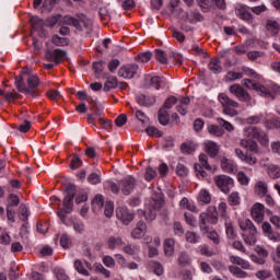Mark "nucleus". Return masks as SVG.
<instances>
[{
	"instance_id": "nucleus-8",
	"label": "nucleus",
	"mask_w": 280,
	"mask_h": 280,
	"mask_svg": "<svg viewBox=\"0 0 280 280\" xmlns=\"http://www.w3.org/2000/svg\"><path fill=\"white\" fill-rule=\"evenodd\" d=\"M148 233V224L143 221H139L136 225V228L131 231V237L133 240H141V237L144 238V244H150L152 242V237L145 236Z\"/></svg>"
},
{
	"instance_id": "nucleus-58",
	"label": "nucleus",
	"mask_w": 280,
	"mask_h": 280,
	"mask_svg": "<svg viewBox=\"0 0 280 280\" xmlns=\"http://www.w3.org/2000/svg\"><path fill=\"white\" fill-rule=\"evenodd\" d=\"M208 132L210 135H214V137H222V135H224V131L222 130V128H220L215 125H210L208 127Z\"/></svg>"
},
{
	"instance_id": "nucleus-4",
	"label": "nucleus",
	"mask_w": 280,
	"mask_h": 280,
	"mask_svg": "<svg viewBox=\"0 0 280 280\" xmlns=\"http://www.w3.org/2000/svg\"><path fill=\"white\" fill-rule=\"evenodd\" d=\"M218 100L223 108V115H228L229 117H237V115H240L237 110L240 104L233 98H230L226 93H220Z\"/></svg>"
},
{
	"instance_id": "nucleus-18",
	"label": "nucleus",
	"mask_w": 280,
	"mask_h": 280,
	"mask_svg": "<svg viewBox=\"0 0 280 280\" xmlns=\"http://www.w3.org/2000/svg\"><path fill=\"white\" fill-rule=\"evenodd\" d=\"M136 101L140 106L150 107L156 104V96L140 94L136 97Z\"/></svg>"
},
{
	"instance_id": "nucleus-17",
	"label": "nucleus",
	"mask_w": 280,
	"mask_h": 280,
	"mask_svg": "<svg viewBox=\"0 0 280 280\" xmlns=\"http://www.w3.org/2000/svg\"><path fill=\"white\" fill-rule=\"evenodd\" d=\"M266 215L264 203L256 202L252 207V218L254 221H256L258 224H261L264 222V218Z\"/></svg>"
},
{
	"instance_id": "nucleus-47",
	"label": "nucleus",
	"mask_w": 280,
	"mask_h": 280,
	"mask_svg": "<svg viewBox=\"0 0 280 280\" xmlns=\"http://www.w3.org/2000/svg\"><path fill=\"white\" fill-rule=\"evenodd\" d=\"M122 250H124V253H126V255H137V253H139L140 248L138 245L128 244L122 247Z\"/></svg>"
},
{
	"instance_id": "nucleus-43",
	"label": "nucleus",
	"mask_w": 280,
	"mask_h": 280,
	"mask_svg": "<svg viewBox=\"0 0 280 280\" xmlns=\"http://www.w3.org/2000/svg\"><path fill=\"white\" fill-rule=\"evenodd\" d=\"M137 62H150V60H152V52L151 51H145V52H141L136 57Z\"/></svg>"
},
{
	"instance_id": "nucleus-6",
	"label": "nucleus",
	"mask_w": 280,
	"mask_h": 280,
	"mask_svg": "<svg viewBox=\"0 0 280 280\" xmlns=\"http://www.w3.org/2000/svg\"><path fill=\"white\" fill-rule=\"evenodd\" d=\"M45 58L46 60H48V62H54L45 65V69L49 70L54 69V67H58V65L62 62L65 58H67V52L60 48H57L55 50L48 49L46 50Z\"/></svg>"
},
{
	"instance_id": "nucleus-34",
	"label": "nucleus",
	"mask_w": 280,
	"mask_h": 280,
	"mask_svg": "<svg viewBox=\"0 0 280 280\" xmlns=\"http://www.w3.org/2000/svg\"><path fill=\"white\" fill-rule=\"evenodd\" d=\"M186 16L189 23H200V21H203L202 14L197 11H188Z\"/></svg>"
},
{
	"instance_id": "nucleus-51",
	"label": "nucleus",
	"mask_w": 280,
	"mask_h": 280,
	"mask_svg": "<svg viewBox=\"0 0 280 280\" xmlns=\"http://www.w3.org/2000/svg\"><path fill=\"white\" fill-rule=\"evenodd\" d=\"M229 270L232 275H234V277H238L240 279H244V277H246V271L236 266H230Z\"/></svg>"
},
{
	"instance_id": "nucleus-20",
	"label": "nucleus",
	"mask_w": 280,
	"mask_h": 280,
	"mask_svg": "<svg viewBox=\"0 0 280 280\" xmlns=\"http://www.w3.org/2000/svg\"><path fill=\"white\" fill-rule=\"evenodd\" d=\"M221 167L228 174H237V164L226 158L221 159Z\"/></svg>"
},
{
	"instance_id": "nucleus-3",
	"label": "nucleus",
	"mask_w": 280,
	"mask_h": 280,
	"mask_svg": "<svg viewBox=\"0 0 280 280\" xmlns=\"http://www.w3.org/2000/svg\"><path fill=\"white\" fill-rule=\"evenodd\" d=\"M164 203L163 194L155 192L147 202L148 211L139 210L138 213L139 215H143L149 222H152V220H156V213L161 211Z\"/></svg>"
},
{
	"instance_id": "nucleus-64",
	"label": "nucleus",
	"mask_w": 280,
	"mask_h": 280,
	"mask_svg": "<svg viewBox=\"0 0 280 280\" xmlns=\"http://www.w3.org/2000/svg\"><path fill=\"white\" fill-rule=\"evenodd\" d=\"M55 276L58 280H69V276L65 271V269L56 268Z\"/></svg>"
},
{
	"instance_id": "nucleus-21",
	"label": "nucleus",
	"mask_w": 280,
	"mask_h": 280,
	"mask_svg": "<svg viewBox=\"0 0 280 280\" xmlns=\"http://www.w3.org/2000/svg\"><path fill=\"white\" fill-rule=\"evenodd\" d=\"M205 147L207 154L211 156V159H214V156L220 152V144H218V142L206 140Z\"/></svg>"
},
{
	"instance_id": "nucleus-59",
	"label": "nucleus",
	"mask_w": 280,
	"mask_h": 280,
	"mask_svg": "<svg viewBox=\"0 0 280 280\" xmlns=\"http://www.w3.org/2000/svg\"><path fill=\"white\" fill-rule=\"evenodd\" d=\"M155 58L159 62H161V65H167V56L165 55V51L156 49Z\"/></svg>"
},
{
	"instance_id": "nucleus-12",
	"label": "nucleus",
	"mask_w": 280,
	"mask_h": 280,
	"mask_svg": "<svg viewBox=\"0 0 280 280\" xmlns=\"http://www.w3.org/2000/svg\"><path fill=\"white\" fill-rule=\"evenodd\" d=\"M214 183L223 194H229L231 187H233L234 180L226 175H219L214 178Z\"/></svg>"
},
{
	"instance_id": "nucleus-48",
	"label": "nucleus",
	"mask_w": 280,
	"mask_h": 280,
	"mask_svg": "<svg viewBox=\"0 0 280 280\" xmlns=\"http://www.w3.org/2000/svg\"><path fill=\"white\" fill-rule=\"evenodd\" d=\"M151 268H153V272L158 277H162V275L165 272V269H163V265L159 261L151 262Z\"/></svg>"
},
{
	"instance_id": "nucleus-5",
	"label": "nucleus",
	"mask_w": 280,
	"mask_h": 280,
	"mask_svg": "<svg viewBox=\"0 0 280 280\" xmlns=\"http://www.w3.org/2000/svg\"><path fill=\"white\" fill-rule=\"evenodd\" d=\"M75 185L71 184L68 187L67 195L63 199V208L58 212V217L62 222L67 218V213L73 211V199L75 198Z\"/></svg>"
},
{
	"instance_id": "nucleus-38",
	"label": "nucleus",
	"mask_w": 280,
	"mask_h": 280,
	"mask_svg": "<svg viewBox=\"0 0 280 280\" xmlns=\"http://www.w3.org/2000/svg\"><path fill=\"white\" fill-rule=\"evenodd\" d=\"M267 174L270 178H280V166L270 164L267 166Z\"/></svg>"
},
{
	"instance_id": "nucleus-13",
	"label": "nucleus",
	"mask_w": 280,
	"mask_h": 280,
	"mask_svg": "<svg viewBox=\"0 0 280 280\" xmlns=\"http://www.w3.org/2000/svg\"><path fill=\"white\" fill-rule=\"evenodd\" d=\"M116 218L121 221L125 226H128V224L135 220V213L126 207H119L116 209Z\"/></svg>"
},
{
	"instance_id": "nucleus-55",
	"label": "nucleus",
	"mask_w": 280,
	"mask_h": 280,
	"mask_svg": "<svg viewBox=\"0 0 280 280\" xmlns=\"http://www.w3.org/2000/svg\"><path fill=\"white\" fill-rule=\"evenodd\" d=\"M102 261L106 268H115L116 266L115 258L110 255L103 256Z\"/></svg>"
},
{
	"instance_id": "nucleus-60",
	"label": "nucleus",
	"mask_w": 280,
	"mask_h": 280,
	"mask_svg": "<svg viewBox=\"0 0 280 280\" xmlns=\"http://www.w3.org/2000/svg\"><path fill=\"white\" fill-rule=\"evenodd\" d=\"M176 174L177 176L185 177L187 174H189V170H187V166L183 163H178L176 166Z\"/></svg>"
},
{
	"instance_id": "nucleus-52",
	"label": "nucleus",
	"mask_w": 280,
	"mask_h": 280,
	"mask_svg": "<svg viewBox=\"0 0 280 280\" xmlns=\"http://www.w3.org/2000/svg\"><path fill=\"white\" fill-rule=\"evenodd\" d=\"M159 121L162 126H167L170 124V116L165 109H160L159 112Z\"/></svg>"
},
{
	"instance_id": "nucleus-11",
	"label": "nucleus",
	"mask_w": 280,
	"mask_h": 280,
	"mask_svg": "<svg viewBox=\"0 0 280 280\" xmlns=\"http://www.w3.org/2000/svg\"><path fill=\"white\" fill-rule=\"evenodd\" d=\"M229 91L231 95H234V97H237L240 102H250L253 97H250V94L244 90V88L237 83L231 85L229 88Z\"/></svg>"
},
{
	"instance_id": "nucleus-42",
	"label": "nucleus",
	"mask_w": 280,
	"mask_h": 280,
	"mask_svg": "<svg viewBox=\"0 0 280 280\" xmlns=\"http://www.w3.org/2000/svg\"><path fill=\"white\" fill-rule=\"evenodd\" d=\"M178 3L179 0H171L170 2V12L173 14V16H180V12H183V10L178 9Z\"/></svg>"
},
{
	"instance_id": "nucleus-23",
	"label": "nucleus",
	"mask_w": 280,
	"mask_h": 280,
	"mask_svg": "<svg viewBox=\"0 0 280 280\" xmlns=\"http://www.w3.org/2000/svg\"><path fill=\"white\" fill-rule=\"evenodd\" d=\"M176 242H174L173 238H166L164 241V255L165 257H174V246H175Z\"/></svg>"
},
{
	"instance_id": "nucleus-57",
	"label": "nucleus",
	"mask_w": 280,
	"mask_h": 280,
	"mask_svg": "<svg viewBox=\"0 0 280 280\" xmlns=\"http://www.w3.org/2000/svg\"><path fill=\"white\" fill-rule=\"evenodd\" d=\"M256 139L259 141L260 145H264L265 148H267L268 143H270L268 136L264 131H258Z\"/></svg>"
},
{
	"instance_id": "nucleus-9",
	"label": "nucleus",
	"mask_w": 280,
	"mask_h": 280,
	"mask_svg": "<svg viewBox=\"0 0 280 280\" xmlns=\"http://www.w3.org/2000/svg\"><path fill=\"white\" fill-rule=\"evenodd\" d=\"M63 23L66 25H73V27H75V30H78L79 32H82L84 28L89 30V27H91L92 25V22L89 19L78 20L71 15L65 16Z\"/></svg>"
},
{
	"instance_id": "nucleus-35",
	"label": "nucleus",
	"mask_w": 280,
	"mask_h": 280,
	"mask_svg": "<svg viewBox=\"0 0 280 280\" xmlns=\"http://www.w3.org/2000/svg\"><path fill=\"white\" fill-rule=\"evenodd\" d=\"M266 27H267V31H269L272 36H277V34H279L280 32V25L278 24L277 21H272V20L267 21Z\"/></svg>"
},
{
	"instance_id": "nucleus-22",
	"label": "nucleus",
	"mask_w": 280,
	"mask_h": 280,
	"mask_svg": "<svg viewBox=\"0 0 280 280\" xmlns=\"http://www.w3.org/2000/svg\"><path fill=\"white\" fill-rule=\"evenodd\" d=\"M240 145H241V148H244L245 150H248L249 152H254L255 154H257V152H259V145L257 144V142H255L253 140H248V138L241 139Z\"/></svg>"
},
{
	"instance_id": "nucleus-25",
	"label": "nucleus",
	"mask_w": 280,
	"mask_h": 280,
	"mask_svg": "<svg viewBox=\"0 0 280 280\" xmlns=\"http://www.w3.org/2000/svg\"><path fill=\"white\" fill-rule=\"evenodd\" d=\"M197 200L199 205H209V202H211V192L202 188L197 196Z\"/></svg>"
},
{
	"instance_id": "nucleus-31",
	"label": "nucleus",
	"mask_w": 280,
	"mask_h": 280,
	"mask_svg": "<svg viewBox=\"0 0 280 280\" xmlns=\"http://www.w3.org/2000/svg\"><path fill=\"white\" fill-rule=\"evenodd\" d=\"M242 231H247V233H257V228L250 221V219H246L245 221L241 222L240 224Z\"/></svg>"
},
{
	"instance_id": "nucleus-56",
	"label": "nucleus",
	"mask_w": 280,
	"mask_h": 280,
	"mask_svg": "<svg viewBox=\"0 0 280 280\" xmlns=\"http://www.w3.org/2000/svg\"><path fill=\"white\" fill-rule=\"evenodd\" d=\"M179 205L182 209H187L188 211H196V206L187 198H183Z\"/></svg>"
},
{
	"instance_id": "nucleus-49",
	"label": "nucleus",
	"mask_w": 280,
	"mask_h": 280,
	"mask_svg": "<svg viewBox=\"0 0 280 280\" xmlns=\"http://www.w3.org/2000/svg\"><path fill=\"white\" fill-rule=\"evenodd\" d=\"M117 88V78L109 77L107 78L105 84H104V91H110V89Z\"/></svg>"
},
{
	"instance_id": "nucleus-40",
	"label": "nucleus",
	"mask_w": 280,
	"mask_h": 280,
	"mask_svg": "<svg viewBox=\"0 0 280 280\" xmlns=\"http://www.w3.org/2000/svg\"><path fill=\"white\" fill-rule=\"evenodd\" d=\"M180 150L183 154H194L196 152V144L194 142H185L182 144Z\"/></svg>"
},
{
	"instance_id": "nucleus-41",
	"label": "nucleus",
	"mask_w": 280,
	"mask_h": 280,
	"mask_svg": "<svg viewBox=\"0 0 280 280\" xmlns=\"http://www.w3.org/2000/svg\"><path fill=\"white\" fill-rule=\"evenodd\" d=\"M242 78H244V75L241 72L229 71L225 74L224 80L225 82H235V80H242Z\"/></svg>"
},
{
	"instance_id": "nucleus-36",
	"label": "nucleus",
	"mask_w": 280,
	"mask_h": 280,
	"mask_svg": "<svg viewBox=\"0 0 280 280\" xmlns=\"http://www.w3.org/2000/svg\"><path fill=\"white\" fill-rule=\"evenodd\" d=\"M255 192L260 198H264V196H266V194H268V185H266V183H264V182H257V184L255 186Z\"/></svg>"
},
{
	"instance_id": "nucleus-37",
	"label": "nucleus",
	"mask_w": 280,
	"mask_h": 280,
	"mask_svg": "<svg viewBox=\"0 0 280 280\" xmlns=\"http://www.w3.org/2000/svg\"><path fill=\"white\" fill-rule=\"evenodd\" d=\"M245 244L248 246H255L257 244V233L247 232L243 235Z\"/></svg>"
},
{
	"instance_id": "nucleus-15",
	"label": "nucleus",
	"mask_w": 280,
	"mask_h": 280,
	"mask_svg": "<svg viewBox=\"0 0 280 280\" xmlns=\"http://www.w3.org/2000/svg\"><path fill=\"white\" fill-rule=\"evenodd\" d=\"M235 14L241 19V21H246V23H253V13L250 9L245 4H237L235 7Z\"/></svg>"
},
{
	"instance_id": "nucleus-44",
	"label": "nucleus",
	"mask_w": 280,
	"mask_h": 280,
	"mask_svg": "<svg viewBox=\"0 0 280 280\" xmlns=\"http://www.w3.org/2000/svg\"><path fill=\"white\" fill-rule=\"evenodd\" d=\"M261 121L266 122V116L264 114L252 116L246 119V124H249V125L261 124Z\"/></svg>"
},
{
	"instance_id": "nucleus-29",
	"label": "nucleus",
	"mask_w": 280,
	"mask_h": 280,
	"mask_svg": "<svg viewBox=\"0 0 280 280\" xmlns=\"http://www.w3.org/2000/svg\"><path fill=\"white\" fill-rule=\"evenodd\" d=\"M31 25L35 32H43V27H45V22L38 16H32Z\"/></svg>"
},
{
	"instance_id": "nucleus-50",
	"label": "nucleus",
	"mask_w": 280,
	"mask_h": 280,
	"mask_svg": "<svg viewBox=\"0 0 280 280\" xmlns=\"http://www.w3.org/2000/svg\"><path fill=\"white\" fill-rule=\"evenodd\" d=\"M52 44L57 47H65L66 45H69V42L65 37H60L58 35L52 36Z\"/></svg>"
},
{
	"instance_id": "nucleus-45",
	"label": "nucleus",
	"mask_w": 280,
	"mask_h": 280,
	"mask_svg": "<svg viewBox=\"0 0 280 280\" xmlns=\"http://www.w3.org/2000/svg\"><path fill=\"white\" fill-rule=\"evenodd\" d=\"M186 242L189 244H198L200 242V235L196 234L195 232H186Z\"/></svg>"
},
{
	"instance_id": "nucleus-16",
	"label": "nucleus",
	"mask_w": 280,
	"mask_h": 280,
	"mask_svg": "<svg viewBox=\"0 0 280 280\" xmlns=\"http://www.w3.org/2000/svg\"><path fill=\"white\" fill-rule=\"evenodd\" d=\"M137 185V180L132 176H127L122 180H120V189L124 196H130L135 190Z\"/></svg>"
},
{
	"instance_id": "nucleus-46",
	"label": "nucleus",
	"mask_w": 280,
	"mask_h": 280,
	"mask_svg": "<svg viewBox=\"0 0 280 280\" xmlns=\"http://www.w3.org/2000/svg\"><path fill=\"white\" fill-rule=\"evenodd\" d=\"M74 268L79 275H83L84 277H89V270L84 268V264H82V260H75L74 261Z\"/></svg>"
},
{
	"instance_id": "nucleus-54",
	"label": "nucleus",
	"mask_w": 280,
	"mask_h": 280,
	"mask_svg": "<svg viewBox=\"0 0 280 280\" xmlns=\"http://www.w3.org/2000/svg\"><path fill=\"white\" fill-rule=\"evenodd\" d=\"M104 213L106 218H113V213H115V205L113 201H106Z\"/></svg>"
},
{
	"instance_id": "nucleus-10",
	"label": "nucleus",
	"mask_w": 280,
	"mask_h": 280,
	"mask_svg": "<svg viewBox=\"0 0 280 280\" xmlns=\"http://www.w3.org/2000/svg\"><path fill=\"white\" fill-rule=\"evenodd\" d=\"M218 224V215L215 214H209L207 212H202L199 215V226L201 233L205 235L209 233V225L207 224Z\"/></svg>"
},
{
	"instance_id": "nucleus-14",
	"label": "nucleus",
	"mask_w": 280,
	"mask_h": 280,
	"mask_svg": "<svg viewBox=\"0 0 280 280\" xmlns=\"http://www.w3.org/2000/svg\"><path fill=\"white\" fill-rule=\"evenodd\" d=\"M139 71V66L131 63L127 66H122L118 70L119 78H124L125 80H132L137 72Z\"/></svg>"
},
{
	"instance_id": "nucleus-28",
	"label": "nucleus",
	"mask_w": 280,
	"mask_h": 280,
	"mask_svg": "<svg viewBox=\"0 0 280 280\" xmlns=\"http://www.w3.org/2000/svg\"><path fill=\"white\" fill-rule=\"evenodd\" d=\"M102 207H104V196L96 195L92 200V211L97 213V211L102 210Z\"/></svg>"
},
{
	"instance_id": "nucleus-19",
	"label": "nucleus",
	"mask_w": 280,
	"mask_h": 280,
	"mask_svg": "<svg viewBox=\"0 0 280 280\" xmlns=\"http://www.w3.org/2000/svg\"><path fill=\"white\" fill-rule=\"evenodd\" d=\"M126 242H124V238L121 236H109L106 241V246L109 250H115V248H121V246H125Z\"/></svg>"
},
{
	"instance_id": "nucleus-63",
	"label": "nucleus",
	"mask_w": 280,
	"mask_h": 280,
	"mask_svg": "<svg viewBox=\"0 0 280 280\" xmlns=\"http://www.w3.org/2000/svg\"><path fill=\"white\" fill-rule=\"evenodd\" d=\"M265 126H266V128H269L270 130H272V128L280 130V120L279 119L265 120Z\"/></svg>"
},
{
	"instance_id": "nucleus-7",
	"label": "nucleus",
	"mask_w": 280,
	"mask_h": 280,
	"mask_svg": "<svg viewBox=\"0 0 280 280\" xmlns=\"http://www.w3.org/2000/svg\"><path fill=\"white\" fill-rule=\"evenodd\" d=\"M199 162L200 164H195V172H196V176L198 178H206L207 177V172H205V170H208V172H215L218 170V167H215L214 165L211 166L209 165V162L207 161V155L206 154H200L199 155Z\"/></svg>"
},
{
	"instance_id": "nucleus-53",
	"label": "nucleus",
	"mask_w": 280,
	"mask_h": 280,
	"mask_svg": "<svg viewBox=\"0 0 280 280\" xmlns=\"http://www.w3.org/2000/svg\"><path fill=\"white\" fill-rule=\"evenodd\" d=\"M104 189L112 191V194H119V186L114 182H105Z\"/></svg>"
},
{
	"instance_id": "nucleus-33",
	"label": "nucleus",
	"mask_w": 280,
	"mask_h": 280,
	"mask_svg": "<svg viewBox=\"0 0 280 280\" xmlns=\"http://www.w3.org/2000/svg\"><path fill=\"white\" fill-rule=\"evenodd\" d=\"M259 136V129L256 127H247L244 129V137L247 138L249 141H253V139H257Z\"/></svg>"
},
{
	"instance_id": "nucleus-61",
	"label": "nucleus",
	"mask_w": 280,
	"mask_h": 280,
	"mask_svg": "<svg viewBox=\"0 0 280 280\" xmlns=\"http://www.w3.org/2000/svg\"><path fill=\"white\" fill-rule=\"evenodd\" d=\"M243 163H247V165H256L257 164V158L255 154L246 152L245 159L243 160Z\"/></svg>"
},
{
	"instance_id": "nucleus-32",
	"label": "nucleus",
	"mask_w": 280,
	"mask_h": 280,
	"mask_svg": "<svg viewBox=\"0 0 280 280\" xmlns=\"http://www.w3.org/2000/svg\"><path fill=\"white\" fill-rule=\"evenodd\" d=\"M189 104H191V100L189 97H182L180 105L177 106L178 113L183 116L187 115V108H189Z\"/></svg>"
},
{
	"instance_id": "nucleus-2",
	"label": "nucleus",
	"mask_w": 280,
	"mask_h": 280,
	"mask_svg": "<svg viewBox=\"0 0 280 280\" xmlns=\"http://www.w3.org/2000/svg\"><path fill=\"white\" fill-rule=\"evenodd\" d=\"M40 79L36 74H31L26 79V85L23 83V78L19 77L15 79V86L20 93H24L27 97H38V85Z\"/></svg>"
},
{
	"instance_id": "nucleus-1",
	"label": "nucleus",
	"mask_w": 280,
	"mask_h": 280,
	"mask_svg": "<svg viewBox=\"0 0 280 280\" xmlns=\"http://www.w3.org/2000/svg\"><path fill=\"white\" fill-rule=\"evenodd\" d=\"M242 84L243 86H246V89H252L253 91H256V93L260 95V97L275 100V95L280 94V86L272 81H268L261 84L255 83L250 79H243Z\"/></svg>"
},
{
	"instance_id": "nucleus-24",
	"label": "nucleus",
	"mask_w": 280,
	"mask_h": 280,
	"mask_svg": "<svg viewBox=\"0 0 280 280\" xmlns=\"http://www.w3.org/2000/svg\"><path fill=\"white\" fill-rule=\"evenodd\" d=\"M150 82L151 86H153V89H156V91H159V89H165V86H167V80H165V78L163 77H152Z\"/></svg>"
},
{
	"instance_id": "nucleus-30",
	"label": "nucleus",
	"mask_w": 280,
	"mask_h": 280,
	"mask_svg": "<svg viewBox=\"0 0 280 280\" xmlns=\"http://www.w3.org/2000/svg\"><path fill=\"white\" fill-rule=\"evenodd\" d=\"M228 202L230 207H238V205L242 203V197L240 196V192L233 191L228 197Z\"/></svg>"
},
{
	"instance_id": "nucleus-39",
	"label": "nucleus",
	"mask_w": 280,
	"mask_h": 280,
	"mask_svg": "<svg viewBox=\"0 0 280 280\" xmlns=\"http://www.w3.org/2000/svg\"><path fill=\"white\" fill-rule=\"evenodd\" d=\"M18 214H19L20 220H22L23 222H27V220L30 218V209L27 208V206L21 205L19 207Z\"/></svg>"
},
{
	"instance_id": "nucleus-62",
	"label": "nucleus",
	"mask_w": 280,
	"mask_h": 280,
	"mask_svg": "<svg viewBox=\"0 0 280 280\" xmlns=\"http://www.w3.org/2000/svg\"><path fill=\"white\" fill-rule=\"evenodd\" d=\"M145 132L149 135V137H163V131L156 129V127H148Z\"/></svg>"
},
{
	"instance_id": "nucleus-27",
	"label": "nucleus",
	"mask_w": 280,
	"mask_h": 280,
	"mask_svg": "<svg viewBox=\"0 0 280 280\" xmlns=\"http://www.w3.org/2000/svg\"><path fill=\"white\" fill-rule=\"evenodd\" d=\"M208 69L212 73H222V63H221L220 59H217V58L210 59Z\"/></svg>"
},
{
	"instance_id": "nucleus-26",
	"label": "nucleus",
	"mask_w": 280,
	"mask_h": 280,
	"mask_svg": "<svg viewBox=\"0 0 280 280\" xmlns=\"http://www.w3.org/2000/svg\"><path fill=\"white\" fill-rule=\"evenodd\" d=\"M230 261L236 266H241L244 270H249L250 269V262L247 260H244L242 257L238 256H231Z\"/></svg>"
}]
</instances>
